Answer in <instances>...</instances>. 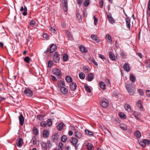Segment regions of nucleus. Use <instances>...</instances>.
I'll return each instance as SVG.
<instances>
[{"label":"nucleus","instance_id":"nucleus-62","mask_svg":"<svg viewBox=\"0 0 150 150\" xmlns=\"http://www.w3.org/2000/svg\"><path fill=\"white\" fill-rule=\"evenodd\" d=\"M43 37L45 39H47L48 37V35L47 33H44L43 35Z\"/></svg>","mask_w":150,"mask_h":150},{"label":"nucleus","instance_id":"nucleus-36","mask_svg":"<svg viewBox=\"0 0 150 150\" xmlns=\"http://www.w3.org/2000/svg\"><path fill=\"white\" fill-rule=\"evenodd\" d=\"M42 146L44 150H46L47 149V144L44 142H42Z\"/></svg>","mask_w":150,"mask_h":150},{"label":"nucleus","instance_id":"nucleus-41","mask_svg":"<svg viewBox=\"0 0 150 150\" xmlns=\"http://www.w3.org/2000/svg\"><path fill=\"white\" fill-rule=\"evenodd\" d=\"M33 134L35 135H37L38 134V131L37 129L35 127H34L33 129Z\"/></svg>","mask_w":150,"mask_h":150},{"label":"nucleus","instance_id":"nucleus-18","mask_svg":"<svg viewBox=\"0 0 150 150\" xmlns=\"http://www.w3.org/2000/svg\"><path fill=\"white\" fill-rule=\"evenodd\" d=\"M109 56L110 59L112 61H115V56L114 54L112 52H110L109 53Z\"/></svg>","mask_w":150,"mask_h":150},{"label":"nucleus","instance_id":"nucleus-49","mask_svg":"<svg viewBox=\"0 0 150 150\" xmlns=\"http://www.w3.org/2000/svg\"><path fill=\"white\" fill-rule=\"evenodd\" d=\"M84 87L85 88L86 90L89 93H90L91 92V90L89 87L87 86H85Z\"/></svg>","mask_w":150,"mask_h":150},{"label":"nucleus","instance_id":"nucleus-9","mask_svg":"<svg viewBox=\"0 0 150 150\" xmlns=\"http://www.w3.org/2000/svg\"><path fill=\"white\" fill-rule=\"evenodd\" d=\"M23 143V141L21 138H19L18 139H17L16 142V144L18 147H21V145Z\"/></svg>","mask_w":150,"mask_h":150},{"label":"nucleus","instance_id":"nucleus-51","mask_svg":"<svg viewBox=\"0 0 150 150\" xmlns=\"http://www.w3.org/2000/svg\"><path fill=\"white\" fill-rule=\"evenodd\" d=\"M53 64V62L52 61L50 60L49 61L48 63V66L49 67H52V65Z\"/></svg>","mask_w":150,"mask_h":150},{"label":"nucleus","instance_id":"nucleus-22","mask_svg":"<svg viewBox=\"0 0 150 150\" xmlns=\"http://www.w3.org/2000/svg\"><path fill=\"white\" fill-rule=\"evenodd\" d=\"M60 91L61 93L64 94H66L68 92L67 89L64 87L61 88Z\"/></svg>","mask_w":150,"mask_h":150},{"label":"nucleus","instance_id":"nucleus-11","mask_svg":"<svg viewBox=\"0 0 150 150\" xmlns=\"http://www.w3.org/2000/svg\"><path fill=\"white\" fill-rule=\"evenodd\" d=\"M21 11H22L23 15L24 16H26L27 14V8L26 6L22 7L20 9Z\"/></svg>","mask_w":150,"mask_h":150},{"label":"nucleus","instance_id":"nucleus-39","mask_svg":"<svg viewBox=\"0 0 150 150\" xmlns=\"http://www.w3.org/2000/svg\"><path fill=\"white\" fill-rule=\"evenodd\" d=\"M130 79L131 81L133 82H134L135 81V78L134 76L132 74H131L130 75Z\"/></svg>","mask_w":150,"mask_h":150},{"label":"nucleus","instance_id":"nucleus-38","mask_svg":"<svg viewBox=\"0 0 150 150\" xmlns=\"http://www.w3.org/2000/svg\"><path fill=\"white\" fill-rule=\"evenodd\" d=\"M64 145L62 143L60 142L58 145V148L60 150H62L63 149Z\"/></svg>","mask_w":150,"mask_h":150},{"label":"nucleus","instance_id":"nucleus-5","mask_svg":"<svg viewBox=\"0 0 150 150\" xmlns=\"http://www.w3.org/2000/svg\"><path fill=\"white\" fill-rule=\"evenodd\" d=\"M59 55L57 52H55L54 55V59L56 63L59 62Z\"/></svg>","mask_w":150,"mask_h":150},{"label":"nucleus","instance_id":"nucleus-16","mask_svg":"<svg viewBox=\"0 0 150 150\" xmlns=\"http://www.w3.org/2000/svg\"><path fill=\"white\" fill-rule=\"evenodd\" d=\"M108 19L109 22L111 24H112L115 22V20L110 15H107Z\"/></svg>","mask_w":150,"mask_h":150},{"label":"nucleus","instance_id":"nucleus-28","mask_svg":"<svg viewBox=\"0 0 150 150\" xmlns=\"http://www.w3.org/2000/svg\"><path fill=\"white\" fill-rule=\"evenodd\" d=\"M134 135L137 138H140L141 137L140 132L138 131H136L134 133Z\"/></svg>","mask_w":150,"mask_h":150},{"label":"nucleus","instance_id":"nucleus-57","mask_svg":"<svg viewBox=\"0 0 150 150\" xmlns=\"http://www.w3.org/2000/svg\"><path fill=\"white\" fill-rule=\"evenodd\" d=\"M146 96L148 97H150V90H147L146 91Z\"/></svg>","mask_w":150,"mask_h":150},{"label":"nucleus","instance_id":"nucleus-59","mask_svg":"<svg viewBox=\"0 0 150 150\" xmlns=\"http://www.w3.org/2000/svg\"><path fill=\"white\" fill-rule=\"evenodd\" d=\"M105 82L108 85H110V80L108 79H105Z\"/></svg>","mask_w":150,"mask_h":150},{"label":"nucleus","instance_id":"nucleus-55","mask_svg":"<svg viewBox=\"0 0 150 150\" xmlns=\"http://www.w3.org/2000/svg\"><path fill=\"white\" fill-rule=\"evenodd\" d=\"M83 69L85 72L87 73L88 72L89 70L88 68L86 67H83Z\"/></svg>","mask_w":150,"mask_h":150},{"label":"nucleus","instance_id":"nucleus-7","mask_svg":"<svg viewBox=\"0 0 150 150\" xmlns=\"http://www.w3.org/2000/svg\"><path fill=\"white\" fill-rule=\"evenodd\" d=\"M124 69L127 71H129L130 69L129 64L128 63H125L123 66Z\"/></svg>","mask_w":150,"mask_h":150},{"label":"nucleus","instance_id":"nucleus-8","mask_svg":"<svg viewBox=\"0 0 150 150\" xmlns=\"http://www.w3.org/2000/svg\"><path fill=\"white\" fill-rule=\"evenodd\" d=\"M126 88L128 92L130 95H134L135 92V90H134V89L130 88L127 87V86H126Z\"/></svg>","mask_w":150,"mask_h":150},{"label":"nucleus","instance_id":"nucleus-25","mask_svg":"<svg viewBox=\"0 0 150 150\" xmlns=\"http://www.w3.org/2000/svg\"><path fill=\"white\" fill-rule=\"evenodd\" d=\"M79 49L80 51L82 52L86 53L87 51V49L84 47L81 46L79 47Z\"/></svg>","mask_w":150,"mask_h":150},{"label":"nucleus","instance_id":"nucleus-21","mask_svg":"<svg viewBox=\"0 0 150 150\" xmlns=\"http://www.w3.org/2000/svg\"><path fill=\"white\" fill-rule=\"evenodd\" d=\"M87 147L88 150H93V145L90 143H88L87 145H86Z\"/></svg>","mask_w":150,"mask_h":150},{"label":"nucleus","instance_id":"nucleus-17","mask_svg":"<svg viewBox=\"0 0 150 150\" xmlns=\"http://www.w3.org/2000/svg\"><path fill=\"white\" fill-rule=\"evenodd\" d=\"M43 137L44 138H46L49 136V133L47 129H45L42 132Z\"/></svg>","mask_w":150,"mask_h":150},{"label":"nucleus","instance_id":"nucleus-47","mask_svg":"<svg viewBox=\"0 0 150 150\" xmlns=\"http://www.w3.org/2000/svg\"><path fill=\"white\" fill-rule=\"evenodd\" d=\"M99 1L100 4V7L101 8H102L103 6V0H99Z\"/></svg>","mask_w":150,"mask_h":150},{"label":"nucleus","instance_id":"nucleus-4","mask_svg":"<svg viewBox=\"0 0 150 150\" xmlns=\"http://www.w3.org/2000/svg\"><path fill=\"white\" fill-rule=\"evenodd\" d=\"M126 17L125 19L126 23L127 28L130 29L131 27L130 19L129 17H128L127 15H126Z\"/></svg>","mask_w":150,"mask_h":150},{"label":"nucleus","instance_id":"nucleus-3","mask_svg":"<svg viewBox=\"0 0 150 150\" xmlns=\"http://www.w3.org/2000/svg\"><path fill=\"white\" fill-rule=\"evenodd\" d=\"M100 104L101 106L103 108H105L108 106L109 103L108 101L106 100H102L100 101Z\"/></svg>","mask_w":150,"mask_h":150},{"label":"nucleus","instance_id":"nucleus-2","mask_svg":"<svg viewBox=\"0 0 150 150\" xmlns=\"http://www.w3.org/2000/svg\"><path fill=\"white\" fill-rule=\"evenodd\" d=\"M62 4L64 11L65 12L67 11L68 9V4L67 0H62Z\"/></svg>","mask_w":150,"mask_h":150},{"label":"nucleus","instance_id":"nucleus-27","mask_svg":"<svg viewBox=\"0 0 150 150\" xmlns=\"http://www.w3.org/2000/svg\"><path fill=\"white\" fill-rule=\"evenodd\" d=\"M99 84L100 88L104 90L105 89L106 86L105 83L104 82H100L99 83Z\"/></svg>","mask_w":150,"mask_h":150},{"label":"nucleus","instance_id":"nucleus-54","mask_svg":"<svg viewBox=\"0 0 150 150\" xmlns=\"http://www.w3.org/2000/svg\"><path fill=\"white\" fill-rule=\"evenodd\" d=\"M76 16H77V18L79 21H82V19L81 18V15L79 14L78 13H77Z\"/></svg>","mask_w":150,"mask_h":150},{"label":"nucleus","instance_id":"nucleus-20","mask_svg":"<svg viewBox=\"0 0 150 150\" xmlns=\"http://www.w3.org/2000/svg\"><path fill=\"white\" fill-rule=\"evenodd\" d=\"M93 75L91 73L88 74L87 77V80L89 81H92L93 79Z\"/></svg>","mask_w":150,"mask_h":150},{"label":"nucleus","instance_id":"nucleus-10","mask_svg":"<svg viewBox=\"0 0 150 150\" xmlns=\"http://www.w3.org/2000/svg\"><path fill=\"white\" fill-rule=\"evenodd\" d=\"M74 134L75 137L78 139L81 138L82 137V133L80 132L76 131L75 132Z\"/></svg>","mask_w":150,"mask_h":150},{"label":"nucleus","instance_id":"nucleus-46","mask_svg":"<svg viewBox=\"0 0 150 150\" xmlns=\"http://www.w3.org/2000/svg\"><path fill=\"white\" fill-rule=\"evenodd\" d=\"M90 3L89 0H86L84 2V5L85 6H87L89 5Z\"/></svg>","mask_w":150,"mask_h":150},{"label":"nucleus","instance_id":"nucleus-31","mask_svg":"<svg viewBox=\"0 0 150 150\" xmlns=\"http://www.w3.org/2000/svg\"><path fill=\"white\" fill-rule=\"evenodd\" d=\"M120 126V127L123 130H125L127 129V126L125 124H121Z\"/></svg>","mask_w":150,"mask_h":150},{"label":"nucleus","instance_id":"nucleus-1","mask_svg":"<svg viewBox=\"0 0 150 150\" xmlns=\"http://www.w3.org/2000/svg\"><path fill=\"white\" fill-rule=\"evenodd\" d=\"M53 74L57 76H60L62 75V72L58 68H55L52 70Z\"/></svg>","mask_w":150,"mask_h":150},{"label":"nucleus","instance_id":"nucleus-63","mask_svg":"<svg viewBox=\"0 0 150 150\" xmlns=\"http://www.w3.org/2000/svg\"><path fill=\"white\" fill-rule=\"evenodd\" d=\"M47 144L48 145V146L49 147H51L52 145L51 143H50V140H48L47 141Z\"/></svg>","mask_w":150,"mask_h":150},{"label":"nucleus","instance_id":"nucleus-52","mask_svg":"<svg viewBox=\"0 0 150 150\" xmlns=\"http://www.w3.org/2000/svg\"><path fill=\"white\" fill-rule=\"evenodd\" d=\"M47 125H48L49 127L50 126L52 125V121L50 119H48L47 121Z\"/></svg>","mask_w":150,"mask_h":150},{"label":"nucleus","instance_id":"nucleus-60","mask_svg":"<svg viewBox=\"0 0 150 150\" xmlns=\"http://www.w3.org/2000/svg\"><path fill=\"white\" fill-rule=\"evenodd\" d=\"M121 55L122 57L124 58H125L126 55L125 53L124 52H121Z\"/></svg>","mask_w":150,"mask_h":150},{"label":"nucleus","instance_id":"nucleus-61","mask_svg":"<svg viewBox=\"0 0 150 150\" xmlns=\"http://www.w3.org/2000/svg\"><path fill=\"white\" fill-rule=\"evenodd\" d=\"M138 91L140 93V95L141 96L143 95V93L142 90L141 89H139Z\"/></svg>","mask_w":150,"mask_h":150},{"label":"nucleus","instance_id":"nucleus-34","mask_svg":"<svg viewBox=\"0 0 150 150\" xmlns=\"http://www.w3.org/2000/svg\"><path fill=\"white\" fill-rule=\"evenodd\" d=\"M67 138L66 136L63 135L61 137V141L63 142H65L67 140Z\"/></svg>","mask_w":150,"mask_h":150},{"label":"nucleus","instance_id":"nucleus-58","mask_svg":"<svg viewBox=\"0 0 150 150\" xmlns=\"http://www.w3.org/2000/svg\"><path fill=\"white\" fill-rule=\"evenodd\" d=\"M93 59L94 58L91 57H89L88 58V59L89 62L90 63H91L92 62Z\"/></svg>","mask_w":150,"mask_h":150},{"label":"nucleus","instance_id":"nucleus-29","mask_svg":"<svg viewBox=\"0 0 150 150\" xmlns=\"http://www.w3.org/2000/svg\"><path fill=\"white\" fill-rule=\"evenodd\" d=\"M106 39L108 40L109 42L111 43L112 41V38L109 35L107 34L106 36Z\"/></svg>","mask_w":150,"mask_h":150},{"label":"nucleus","instance_id":"nucleus-40","mask_svg":"<svg viewBox=\"0 0 150 150\" xmlns=\"http://www.w3.org/2000/svg\"><path fill=\"white\" fill-rule=\"evenodd\" d=\"M63 59L64 61H67L68 58V56L67 54H65L63 56Z\"/></svg>","mask_w":150,"mask_h":150},{"label":"nucleus","instance_id":"nucleus-35","mask_svg":"<svg viewBox=\"0 0 150 150\" xmlns=\"http://www.w3.org/2000/svg\"><path fill=\"white\" fill-rule=\"evenodd\" d=\"M36 24L35 21L33 20H32L30 21V25L32 27H34L35 26Z\"/></svg>","mask_w":150,"mask_h":150},{"label":"nucleus","instance_id":"nucleus-23","mask_svg":"<svg viewBox=\"0 0 150 150\" xmlns=\"http://www.w3.org/2000/svg\"><path fill=\"white\" fill-rule=\"evenodd\" d=\"M125 109L128 112H130L131 111V108L130 105L127 104H126L125 105Z\"/></svg>","mask_w":150,"mask_h":150},{"label":"nucleus","instance_id":"nucleus-13","mask_svg":"<svg viewBox=\"0 0 150 150\" xmlns=\"http://www.w3.org/2000/svg\"><path fill=\"white\" fill-rule=\"evenodd\" d=\"M70 141L72 144L74 145H76L78 143V140L75 138H72Z\"/></svg>","mask_w":150,"mask_h":150},{"label":"nucleus","instance_id":"nucleus-19","mask_svg":"<svg viewBox=\"0 0 150 150\" xmlns=\"http://www.w3.org/2000/svg\"><path fill=\"white\" fill-rule=\"evenodd\" d=\"M140 113L139 112L135 111L134 112L133 114V115L134 116L135 118L137 120L139 121L140 120V119L138 117V116L139 115Z\"/></svg>","mask_w":150,"mask_h":150},{"label":"nucleus","instance_id":"nucleus-30","mask_svg":"<svg viewBox=\"0 0 150 150\" xmlns=\"http://www.w3.org/2000/svg\"><path fill=\"white\" fill-rule=\"evenodd\" d=\"M85 132L86 135L90 136H92L93 135V132L88 129H86Z\"/></svg>","mask_w":150,"mask_h":150},{"label":"nucleus","instance_id":"nucleus-44","mask_svg":"<svg viewBox=\"0 0 150 150\" xmlns=\"http://www.w3.org/2000/svg\"><path fill=\"white\" fill-rule=\"evenodd\" d=\"M119 115L120 117L122 119H124L125 118V115L122 113H120L119 114Z\"/></svg>","mask_w":150,"mask_h":150},{"label":"nucleus","instance_id":"nucleus-48","mask_svg":"<svg viewBox=\"0 0 150 150\" xmlns=\"http://www.w3.org/2000/svg\"><path fill=\"white\" fill-rule=\"evenodd\" d=\"M93 18L94 19V24L96 25L98 23V19L95 16L93 17Z\"/></svg>","mask_w":150,"mask_h":150},{"label":"nucleus","instance_id":"nucleus-50","mask_svg":"<svg viewBox=\"0 0 150 150\" xmlns=\"http://www.w3.org/2000/svg\"><path fill=\"white\" fill-rule=\"evenodd\" d=\"M40 125L42 127H45L47 125V123L44 121H42L40 123Z\"/></svg>","mask_w":150,"mask_h":150},{"label":"nucleus","instance_id":"nucleus-32","mask_svg":"<svg viewBox=\"0 0 150 150\" xmlns=\"http://www.w3.org/2000/svg\"><path fill=\"white\" fill-rule=\"evenodd\" d=\"M65 80L68 83H70L72 81V78L70 76H67L66 77Z\"/></svg>","mask_w":150,"mask_h":150},{"label":"nucleus","instance_id":"nucleus-24","mask_svg":"<svg viewBox=\"0 0 150 150\" xmlns=\"http://www.w3.org/2000/svg\"><path fill=\"white\" fill-rule=\"evenodd\" d=\"M63 123H60L57 126V128L58 130L61 131L62 130L63 128Z\"/></svg>","mask_w":150,"mask_h":150},{"label":"nucleus","instance_id":"nucleus-37","mask_svg":"<svg viewBox=\"0 0 150 150\" xmlns=\"http://www.w3.org/2000/svg\"><path fill=\"white\" fill-rule=\"evenodd\" d=\"M79 78L82 79H83L85 77V75L83 72H81L79 75Z\"/></svg>","mask_w":150,"mask_h":150},{"label":"nucleus","instance_id":"nucleus-45","mask_svg":"<svg viewBox=\"0 0 150 150\" xmlns=\"http://www.w3.org/2000/svg\"><path fill=\"white\" fill-rule=\"evenodd\" d=\"M144 142L145 144V146L146 144L149 145L150 143V140L146 139H144Z\"/></svg>","mask_w":150,"mask_h":150},{"label":"nucleus","instance_id":"nucleus-6","mask_svg":"<svg viewBox=\"0 0 150 150\" xmlns=\"http://www.w3.org/2000/svg\"><path fill=\"white\" fill-rule=\"evenodd\" d=\"M19 123L21 125H23L24 122V118L22 114H20V115L18 117Z\"/></svg>","mask_w":150,"mask_h":150},{"label":"nucleus","instance_id":"nucleus-26","mask_svg":"<svg viewBox=\"0 0 150 150\" xmlns=\"http://www.w3.org/2000/svg\"><path fill=\"white\" fill-rule=\"evenodd\" d=\"M59 138V136L57 133L54 134L52 136V139L53 140H57Z\"/></svg>","mask_w":150,"mask_h":150},{"label":"nucleus","instance_id":"nucleus-56","mask_svg":"<svg viewBox=\"0 0 150 150\" xmlns=\"http://www.w3.org/2000/svg\"><path fill=\"white\" fill-rule=\"evenodd\" d=\"M33 143L34 145H37V141L36 138L35 137L33 138Z\"/></svg>","mask_w":150,"mask_h":150},{"label":"nucleus","instance_id":"nucleus-43","mask_svg":"<svg viewBox=\"0 0 150 150\" xmlns=\"http://www.w3.org/2000/svg\"><path fill=\"white\" fill-rule=\"evenodd\" d=\"M91 38L93 40H95L96 42H98L97 41L98 40V39L96 38V35L94 34H92L91 35Z\"/></svg>","mask_w":150,"mask_h":150},{"label":"nucleus","instance_id":"nucleus-14","mask_svg":"<svg viewBox=\"0 0 150 150\" xmlns=\"http://www.w3.org/2000/svg\"><path fill=\"white\" fill-rule=\"evenodd\" d=\"M57 48L56 46L54 44L52 45L50 48V53H52L54 52Z\"/></svg>","mask_w":150,"mask_h":150},{"label":"nucleus","instance_id":"nucleus-33","mask_svg":"<svg viewBox=\"0 0 150 150\" xmlns=\"http://www.w3.org/2000/svg\"><path fill=\"white\" fill-rule=\"evenodd\" d=\"M44 116L42 115H37V118L40 121L44 120Z\"/></svg>","mask_w":150,"mask_h":150},{"label":"nucleus","instance_id":"nucleus-53","mask_svg":"<svg viewBox=\"0 0 150 150\" xmlns=\"http://www.w3.org/2000/svg\"><path fill=\"white\" fill-rule=\"evenodd\" d=\"M101 128L103 130L105 131H104L105 133V132L106 131H108V132H109L110 133V132L109 131V130L105 126H101Z\"/></svg>","mask_w":150,"mask_h":150},{"label":"nucleus","instance_id":"nucleus-64","mask_svg":"<svg viewBox=\"0 0 150 150\" xmlns=\"http://www.w3.org/2000/svg\"><path fill=\"white\" fill-rule=\"evenodd\" d=\"M147 10L150 11V0L149 1L148 3Z\"/></svg>","mask_w":150,"mask_h":150},{"label":"nucleus","instance_id":"nucleus-15","mask_svg":"<svg viewBox=\"0 0 150 150\" xmlns=\"http://www.w3.org/2000/svg\"><path fill=\"white\" fill-rule=\"evenodd\" d=\"M57 85L58 87L62 88L65 86V82L63 81H60L58 82Z\"/></svg>","mask_w":150,"mask_h":150},{"label":"nucleus","instance_id":"nucleus-42","mask_svg":"<svg viewBox=\"0 0 150 150\" xmlns=\"http://www.w3.org/2000/svg\"><path fill=\"white\" fill-rule=\"evenodd\" d=\"M139 144L141 146L143 147H145L146 146L144 142V140L142 141H140L139 142Z\"/></svg>","mask_w":150,"mask_h":150},{"label":"nucleus","instance_id":"nucleus-12","mask_svg":"<svg viewBox=\"0 0 150 150\" xmlns=\"http://www.w3.org/2000/svg\"><path fill=\"white\" fill-rule=\"evenodd\" d=\"M77 85L74 82L72 83L70 85V87L72 91L75 90L76 88Z\"/></svg>","mask_w":150,"mask_h":150}]
</instances>
